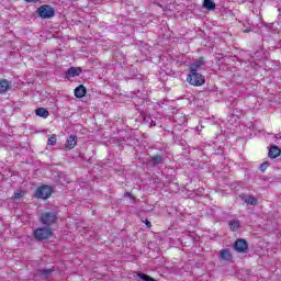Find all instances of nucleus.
Instances as JSON below:
<instances>
[{
	"mask_svg": "<svg viewBox=\"0 0 281 281\" xmlns=\"http://www.w3.org/2000/svg\"><path fill=\"white\" fill-rule=\"evenodd\" d=\"M23 194H24L23 191L18 190L14 192L13 196H14V199H22Z\"/></svg>",
	"mask_w": 281,
	"mask_h": 281,
	"instance_id": "5701e85b",
	"label": "nucleus"
},
{
	"mask_svg": "<svg viewBox=\"0 0 281 281\" xmlns=\"http://www.w3.org/2000/svg\"><path fill=\"white\" fill-rule=\"evenodd\" d=\"M52 273H54V269H42V270H38V276L41 278H49V276H52Z\"/></svg>",
	"mask_w": 281,
	"mask_h": 281,
	"instance_id": "6ab92c4d",
	"label": "nucleus"
},
{
	"mask_svg": "<svg viewBox=\"0 0 281 281\" xmlns=\"http://www.w3.org/2000/svg\"><path fill=\"white\" fill-rule=\"evenodd\" d=\"M150 162L153 166H161L164 165V157L161 155L153 156Z\"/></svg>",
	"mask_w": 281,
	"mask_h": 281,
	"instance_id": "dca6fc26",
	"label": "nucleus"
},
{
	"mask_svg": "<svg viewBox=\"0 0 281 281\" xmlns=\"http://www.w3.org/2000/svg\"><path fill=\"white\" fill-rule=\"evenodd\" d=\"M36 12L40 19H54V16H56V10H54V8L47 4H44L37 8Z\"/></svg>",
	"mask_w": 281,
	"mask_h": 281,
	"instance_id": "7ed1b4c3",
	"label": "nucleus"
},
{
	"mask_svg": "<svg viewBox=\"0 0 281 281\" xmlns=\"http://www.w3.org/2000/svg\"><path fill=\"white\" fill-rule=\"evenodd\" d=\"M75 95L77 98H85V95H87V88L82 85H80L79 87H77L75 89Z\"/></svg>",
	"mask_w": 281,
	"mask_h": 281,
	"instance_id": "4468645a",
	"label": "nucleus"
},
{
	"mask_svg": "<svg viewBox=\"0 0 281 281\" xmlns=\"http://www.w3.org/2000/svg\"><path fill=\"white\" fill-rule=\"evenodd\" d=\"M78 144V137L76 135H70L66 140V148H69L70 150L72 148H76Z\"/></svg>",
	"mask_w": 281,
	"mask_h": 281,
	"instance_id": "f8f14e48",
	"label": "nucleus"
},
{
	"mask_svg": "<svg viewBox=\"0 0 281 281\" xmlns=\"http://www.w3.org/2000/svg\"><path fill=\"white\" fill-rule=\"evenodd\" d=\"M145 225H146L147 227H153V224H151L148 220L145 221Z\"/></svg>",
	"mask_w": 281,
	"mask_h": 281,
	"instance_id": "393cba45",
	"label": "nucleus"
},
{
	"mask_svg": "<svg viewBox=\"0 0 281 281\" xmlns=\"http://www.w3.org/2000/svg\"><path fill=\"white\" fill-rule=\"evenodd\" d=\"M26 3H38L40 0H24Z\"/></svg>",
	"mask_w": 281,
	"mask_h": 281,
	"instance_id": "b1692460",
	"label": "nucleus"
},
{
	"mask_svg": "<svg viewBox=\"0 0 281 281\" xmlns=\"http://www.w3.org/2000/svg\"><path fill=\"white\" fill-rule=\"evenodd\" d=\"M35 115H37L38 117L47 119L49 117V111H47V109L45 108H38L35 110Z\"/></svg>",
	"mask_w": 281,
	"mask_h": 281,
	"instance_id": "2eb2a0df",
	"label": "nucleus"
},
{
	"mask_svg": "<svg viewBox=\"0 0 281 281\" xmlns=\"http://www.w3.org/2000/svg\"><path fill=\"white\" fill-rule=\"evenodd\" d=\"M244 32L248 33V32H249V30H245Z\"/></svg>",
	"mask_w": 281,
	"mask_h": 281,
	"instance_id": "cd10ccee",
	"label": "nucleus"
},
{
	"mask_svg": "<svg viewBox=\"0 0 281 281\" xmlns=\"http://www.w3.org/2000/svg\"><path fill=\"white\" fill-rule=\"evenodd\" d=\"M233 247L238 254H247V251H249V244H247L245 239H237Z\"/></svg>",
	"mask_w": 281,
	"mask_h": 281,
	"instance_id": "423d86ee",
	"label": "nucleus"
},
{
	"mask_svg": "<svg viewBox=\"0 0 281 281\" xmlns=\"http://www.w3.org/2000/svg\"><path fill=\"white\" fill-rule=\"evenodd\" d=\"M12 89V82L8 81L7 79L0 80V93H5Z\"/></svg>",
	"mask_w": 281,
	"mask_h": 281,
	"instance_id": "9b49d317",
	"label": "nucleus"
},
{
	"mask_svg": "<svg viewBox=\"0 0 281 281\" xmlns=\"http://www.w3.org/2000/svg\"><path fill=\"white\" fill-rule=\"evenodd\" d=\"M239 199H241L244 203H247V205H258V199H256L254 195L241 193Z\"/></svg>",
	"mask_w": 281,
	"mask_h": 281,
	"instance_id": "6e6552de",
	"label": "nucleus"
},
{
	"mask_svg": "<svg viewBox=\"0 0 281 281\" xmlns=\"http://www.w3.org/2000/svg\"><path fill=\"white\" fill-rule=\"evenodd\" d=\"M124 196L133 198V194H132L131 192H126V193L124 194Z\"/></svg>",
	"mask_w": 281,
	"mask_h": 281,
	"instance_id": "a878e982",
	"label": "nucleus"
},
{
	"mask_svg": "<svg viewBox=\"0 0 281 281\" xmlns=\"http://www.w3.org/2000/svg\"><path fill=\"white\" fill-rule=\"evenodd\" d=\"M48 146H56V135H53L48 138Z\"/></svg>",
	"mask_w": 281,
	"mask_h": 281,
	"instance_id": "412c9836",
	"label": "nucleus"
},
{
	"mask_svg": "<svg viewBox=\"0 0 281 281\" xmlns=\"http://www.w3.org/2000/svg\"><path fill=\"white\" fill-rule=\"evenodd\" d=\"M280 153L281 150L279 149V147L276 145H272L269 149L268 157H270V159H276L280 157Z\"/></svg>",
	"mask_w": 281,
	"mask_h": 281,
	"instance_id": "ddd939ff",
	"label": "nucleus"
},
{
	"mask_svg": "<svg viewBox=\"0 0 281 281\" xmlns=\"http://www.w3.org/2000/svg\"><path fill=\"white\" fill-rule=\"evenodd\" d=\"M35 196L37 199H49L52 196V187L49 186H42L40 187L36 192H35Z\"/></svg>",
	"mask_w": 281,
	"mask_h": 281,
	"instance_id": "39448f33",
	"label": "nucleus"
},
{
	"mask_svg": "<svg viewBox=\"0 0 281 281\" xmlns=\"http://www.w3.org/2000/svg\"><path fill=\"white\" fill-rule=\"evenodd\" d=\"M52 236V228L41 227L34 231V237L36 240H47Z\"/></svg>",
	"mask_w": 281,
	"mask_h": 281,
	"instance_id": "20e7f679",
	"label": "nucleus"
},
{
	"mask_svg": "<svg viewBox=\"0 0 281 281\" xmlns=\"http://www.w3.org/2000/svg\"><path fill=\"white\" fill-rule=\"evenodd\" d=\"M203 8H205L206 10H216V3L214 2V0H204Z\"/></svg>",
	"mask_w": 281,
	"mask_h": 281,
	"instance_id": "a211bd4d",
	"label": "nucleus"
},
{
	"mask_svg": "<svg viewBox=\"0 0 281 281\" xmlns=\"http://www.w3.org/2000/svg\"><path fill=\"white\" fill-rule=\"evenodd\" d=\"M40 221L43 225L49 227V225H54L58 221V213L55 211H46L42 213Z\"/></svg>",
	"mask_w": 281,
	"mask_h": 281,
	"instance_id": "f257e3e1",
	"label": "nucleus"
},
{
	"mask_svg": "<svg viewBox=\"0 0 281 281\" xmlns=\"http://www.w3.org/2000/svg\"><path fill=\"white\" fill-rule=\"evenodd\" d=\"M81 74H82V68H80V67H70L66 72V77L67 78H76V76H79Z\"/></svg>",
	"mask_w": 281,
	"mask_h": 281,
	"instance_id": "9d476101",
	"label": "nucleus"
},
{
	"mask_svg": "<svg viewBox=\"0 0 281 281\" xmlns=\"http://www.w3.org/2000/svg\"><path fill=\"white\" fill-rule=\"evenodd\" d=\"M187 80L189 85H192L193 87H202V85H205V77L199 74V71H190Z\"/></svg>",
	"mask_w": 281,
	"mask_h": 281,
	"instance_id": "f03ea898",
	"label": "nucleus"
},
{
	"mask_svg": "<svg viewBox=\"0 0 281 281\" xmlns=\"http://www.w3.org/2000/svg\"><path fill=\"white\" fill-rule=\"evenodd\" d=\"M267 168H269V162H263L259 166V170H261L262 172H265Z\"/></svg>",
	"mask_w": 281,
	"mask_h": 281,
	"instance_id": "4be33fe9",
	"label": "nucleus"
},
{
	"mask_svg": "<svg viewBox=\"0 0 281 281\" xmlns=\"http://www.w3.org/2000/svg\"><path fill=\"white\" fill-rule=\"evenodd\" d=\"M138 278H139V280H143V281H157L155 278H153L144 272H139Z\"/></svg>",
	"mask_w": 281,
	"mask_h": 281,
	"instance_id": "aec40b11",
	"label": "nucleus"
},
{
	"mask_svg": "<svg viewBox=\"0 0 281 281\" xmlns=\"http://www.w3.org/2000/svg\"><path fill=\"white\" fill-rule=\"evenodd\" d=\"M150 126H157V123L155 121H151Z\"/></svg>",
	"mask_w": 281,
	"mask_h": 281,
	"instance_id": "bb28decb",
	"label": "nucleus"
},
{
	"mask_svg": "<svg viewBox=\"0 0 281 281\" xmlns=\"http://www.w3.org/2000/svg\"><path fill=\"white\" fill-rule=\"evenodd\" d=\"M228 227L232 229V232H236L240 228V221L238 220H231L228 222Z\"/></svg>",
	"mask_w": 281,
	"mask_h": 281,
	"instance_id": "f3484780",
	"label": "nucleus"
},
{
	"mask_svg": "<svg viewBox=\"0 0 281 281\" xmlns=\"http://www.w3.org/2000/svg\"><path fill=\"white\" fill-rule=\"evenodd\" d=\"M233 258L234 257L232 256V252L229 251V249H222V250H220L218 259L222 262H232Z\"/></svg>",
	"mask_w": 281,
	"mask_h": 281,
	"instance_id": "0eeeda50",
	"label": "nucleus"
},
{
	"mask_svg": "<svg viewBox=\"0 0 281 281\" xmlns=\"http://www.w3.org/2000/svg\"><path fill=\"white\" fill-rule=\"evenodd\" d=\"M203 65H205V58L200 57L193 64L190 65V71H199V69H201Z\"/></svg>",
	"mask_w": 281,
	"mask_h": 281,
	"instance_id": "1a4fd4ad",
	"label": "nucleus"
}]
</instances>
